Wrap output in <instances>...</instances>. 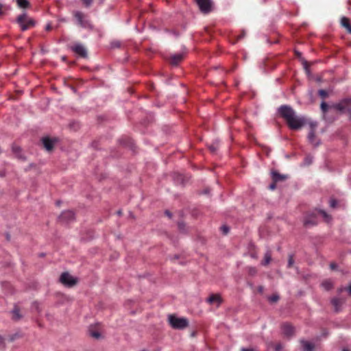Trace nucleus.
Here are the masks:
<instances>
[{
    "label": "nucleus",
    "instance_id": "1",
    "mask_svg": "<svg viewBox=\"0 0 351 351\" xmlns=\"http://www.w3.org/2000/svg\"><path fill=\"white\" fill-rule=\"evenodd\" d=\"M278 112L292 130H298L305 124L306 120L304 117L298 116L295 110L290 106L282 105L280 106Z\"/></svg>",
    "mask_w": 351,
    "mask_h": 351
},
{
    "label": "nucleus",
    "instance_id": "2",
    "mask_svg": "<svg viewBox=\"0 0 351 351\" xmlns=\"http://www.w3.org/2000/svg\"><path fill=\"white\" fill-rule=\"evenodd\" d=\"M315 213H319L323 217L326 222L329 223L332 220V217L324 210H315L314 212L306 215L304 219V225L306 227L315 226L317 223V219Z\"/></svg>",
    "mask_w": 351,
    "mask_h": 351
},
{
    "label": "nucleus",
    "instance_id": "3",
    "mask_svg": "<svg viewBox=\"0 0 351 351\" xmlns=\"http://www.w3.org/2000/svg\"><path fill=\"white\" fill-rule=\"evenodd\" d=\"M168 321L171 326L174 329L182 330L189 325L188 319L184 317H177L175 315H169Z\"/></svg>",
    "mask_w": 351,
    "mask_h": 351
},
{
    "label": "nucleus",
    "instance_id": "4",
    "mask_svg": "<svg viewBox=\"0 0 351 351\" xmlns=\"http://www.w3.org/2000/svg\"><path fill=\"white\" fill-rule=\"evenodd\" d=\"M16 22L20 25L22 31H25L35 25L34 19L29 17L25 12L17 17Z\"/></svg>",
    "mask_w": 351,
    "mask_h": 351
},
{
    "label": "nucleus",
    "instance_id": "5",
    "mask_svg": "<svg viewBox=\"0 0 351 351\" xmlns=\"http://www.w3.org/2000/svg\"><path fill=\"white\" fill-rule=\"evenodd\" d=\"M73 16L75 17L77 24L82 28L91 27L90 23L88 19L87 16L82 12L75 10L73 12Z\"/></svg>",
    "mask_w": 351,
    "mask_h": 351
},
{
    "label": "nucleus",
    "instance_id": "6",
    "mask_svg": "<svg viewBox=\"0 0 351 351\" xmlns=\"http://www.w3.org/2000/svg\"><path fill=\"white\" fill-rule=\"evenodd\" d=\"M350 105L351 97L341 99L338 103L333 104L332 107L341 112H344L346 111L348 112V106Z\"/></svg>",
    "mask_w": 351,
    "mask_h": 351
},
{
    "label": "nucleus",
    "instance_id": "7",
    "mask_svg": "<svg viewBox=\"0 0 351 351\" xmlns=\"http://www.w3.org/2000/svg\"><path fill=\"white\" fill-rule=\"evenodd\" d=\"M317 125V122L311 123V130L307 136L308 141L315 147H317L320 144V141L315 136V128Z\"/></svg>",
    "mask_w": 351,
    "mask_h": 351
},
{
    "label": "nucleus",
    "instance_id": "8",
    "mask_svg": "<svg viewBox=\"0 0 351 351\" xmlns=\"http://www.w3.org/2000/svg\"><path fill=\"white\" fill-rule=\"evenodd\" d=\"M195 2L202 13L208 14L212 11V0H195Z\"/></svg>",
    "mask_w": 351,
    "mask_h": 351
},
{
    "label": "nucleus",
    "instance_id": "9",
    "mask_svg": "<svg viewBox=\"0 0 351 351\" xmlns=\"http://www.w3.org/2000/svg\"><path fill=\"white\" fill-rule=\"evenodd\" d=\"M60 281L62 284L67 287H73L77 283V279L71 276L68 272H64L61 274Z\"/></svg>",
    "mask_w": 351,
    "mask_h": 351
},
{
    "label": "nucleus",
    "instance_id": "10",
    "mask_svg": "<svg viewBox=\"0 0 351 351\" xmlns=\"http://www.w3.org/2000/svg\"><path fill=\"white\" fill-rule=\"evenodd\" d=\"M59 219L62 223H70L75 219V214L71 210L64 211L61 213Z\"/></svg>",
    "mask_w": 351,
    "mask_h": 351
},
{
    "label": "nucleus",
    "instance_id": "11",
    "mask_svg": "<svg viewBox=\"0 0 351 351\" xmlns=\"http://www.w3.org/2000/svg\"><path fill=\"white\" fill-rule=\"evenodd\" d=\"M71 49L77 54L82 57L87 56V51L86 48L80 43H75L71 47Z\"/></svg>",
    "mask_w": 351,
    "mask_h": 351
},
{
    "label": "nucleus",
    "instance_id": "12",
    "mask_svg": "<svg viewBox=\"0 0 351 351\" xmlns=\"http://www.w3.org/2000/svg\"><path fill=\"white\" fill-rule=\"evenodd\" d=\"M283 334L287 337H291L294 334V328L289 323H284L281 326Z\"/></svg>",
    "mask_w": 351,
    "mask_h": 351
},
{
    "label": "nucleus",
    "instance_id": "13",
    "mask_svg": "<svg viewBox=\"0 0 351 351\" xmlns=\"http://www.w3.org/2000/svg\"><path fill=\"white\" fill-rule=\"evenodd\" d=\"M42 141H43V144L45 148L47 151H51L53 148V146H54L56 141L55 138L52 139V138H49L48 137H45L42 139Z\"/></svg>",
    "mask_w": 351,
    "mask_h": 351
},
{
    "label": "nucleus",
    "instance_id": "14",
    "mask_svg": "<svg viewBox=\"0 0 351 351\" xmlns=\"http://www.w3.org/2000/svg\"><path fill=\"white\" fill-rule=\"evenodd\" d=\"M206 302L210 304H216L218 306L221 303V298L218 294H212L206 299Z\"/></svg>",
    "mask_w": 351,
    "mask_h": 351
},
{
    "label": "nucleus",
    "instance_id": "15",
    "mask_svg": "<svg viewBox=\"0 0 351 351\" xmlns=\"http://www.w3.org/2000/svg\"><path fill=\"white\" fill-rule=\"evenodd\" d=\"M344 301L341 299L334 298L331 300V304L334 306L335 311L339 312Z\"/></svg>",
    "mask_w": 351,
    "mask_h": 351
},
{
    "label": "nucleus",
    "instance_id": "16",
    "mask_svg": "<svg viewBox=\"0 0 351 351\" xmlns=\"http://www.w3.org/2000/svg\"><path fill=\"white\" fill-rule=\"evenodd\" d=\"M271 178L274 182H277L285 180L287 176L285 175L280 174L276 171H271Z\"/></svg>",
    "mask_w": 351,
    "mask_h": 351
},
{
    "label": "nucleus",
    "instance_id": "17",
    "mask_svg": "<svg viewBox=\"0 0 351 351\" xmlns=\"http://www.w3.org/2000/svg\"><path fill=\"white\" fill-rule=\"evenodd\" d=\"M183 58V55L182 53H177L172 55L171 56L170 62L172 65H177Z\"/></svg>",
    "mask_w": 351,
    "mask_h": 351
},
{
    "label": "nucleus",
    "instance_id": "18",
    "mask_svg": "<svg viewBox=\"0 0 351 351\" xmlns=\"http://www.w3.org/2000/svg\"><path fill=\"white\" fill-rule=\"evenodd\" d=\"M301 344L304 351H313L314 350V345L307 341L302 340Z\"/></svg>",
    "mask_w": 351,
    "mask_h": 351
},
{
    "label": "nucleus",
    "instance_id": "19",
    "mask_svg": "<svg viewBox=\"0 0 351 351\" xmlns=\"http://www.w3.org/2000/svg\"><path fill=\"white\" fill-rule=\"evenodd\" d=\"M341 23L343 27H344L348 32L351 33V25L350 24V21L346 17H342L341 20Z\"/></svg>",
    "mask_w": 351,
    "mask_h": 351
},
{
    "label": "nucleus",
    "instance_id": "20",
    "mask_svg": "<svg viewBox=\"0 0 351 351\" xmlns=\"http://www.w3.org/2000/svg\"><path fill=\"white\" fill-rule=\"evenodd\" d=\"M322 287L326 291H329L333 287V282L331 280H326L322 282Z\"/></svg>",
    "mask_w": 351,
    "mask_h": 351
},
{
    "label": "nucleus",
    "instance_id": "21",
    "mask_svg": "<svg viewBox=\"0 0 351 351\" xmlns=\"http://www.w3.org/2000/svg\"><path fill=\"white\" fill-rule=\"evenodd\" d=\"M12 149L13 153L16 155V157H18L19 158H21V159L24 158L21 154V149L20 147L14 145L12 147Z\"/></svg>",
    "mask_w": 351,
    "mask_h": 351
},
{
    "label": "nucleus",
    "instance_id": "22",
    "mask_svg": "<svg viewBox=\"0 0 351 351\" xmlns=\"http://www.w3.org/2000/svg\"><path fill=\"white\" fill-rule=\"evenodd\" d=\"M16 3L21 8H28L29 3L27 0H16Z\"/></svg>",
    "mask_w": 351,
    "mask_h": 351
},
{
    "label": "nucleus",
    "instance_id": "23",
    "mask_svg": "<svg viewBox=\"0 0 351 351\" xmlns=\"http://www.w3.org/2000/svg\"><path fill=\"white\" fill-rule=\"evenodd\" d=\"M271 259V254L269 252H267L265 254L264 261L262 264L264 265H268L270 263Z\"/></svg>",
    "mask_w": 351,
    "mask_h": 351
},
{
    "label": "nucleus",
    "instance_id": "24",
    "mask_svg": "<svg viewBox=\"0 0 351 351\" xmlns=\"http://www.w3.org/2000/svg\"><path fill=\"white\" fill-rule=\"evenodd\" d=\"M320 108L322 112L326 114L328 110V105L325 101H322Z\"/></svg>",
    "mask_w": 351,
    "mask_h": 351
},
{
    "label": "nucleus",
    "instance_id": "25",
    "mask_svg": "<svg viewBox=\"0 0 351 351\" xmlns=\"http://www.w3.org/2000/svg\"><path fill=\"white\" fill-rule=\"evenodd\" d=\"M312 162H313V157L311 156H307L304 160V164L305 165H309L312 163Z\"/></svg>",
    "mask_w": 351,
    "mask_h": 351
},
{
    "label": "nucleus",
    "instance_id": "26",
    "mask_svg": "<svg viewBox=\"0 0 351 351\" xmlns=\"http://www.w3.org/2000/svg\"><path fill=\"white\" fill-rule=\"evenodd\" d=\"M318 94L319 96H321L323 99H325L326 97H328V93L325 90H323V89H320L319 91H318Z\"/></svg>",
    "mask_w": 351,
    "mask_h": 351
},
{
    "label": "nucleus",
    "instance_id": "27",
    "mask_svg": "<svg viewBox=\"0 0 351 351\" xmlns=\"http://www.w3.org/2000/svg\"><path fill=\"white\" fill-rule=\"evenodd\" d=\"M90 334L91 337H94L95 339H99L101 337V334L99 332H97V331H91L90 332Z\"/></svg>",
    "mask_w": 351,
    "mask_h": 351
},
{
    "label": "nucleus",
    "instance_id": "28",
    "mask_svg": "<svg viewBox=\"0 0 351 351\" xmlns=\"http://www.w3.org/2000/svg\"><path fill=\"white\" fill-rule=\"evenodd\" d=\"M279 300V296L278 295H272L269 298V300L271 302H276Z\"/></svg>",
    "mask_w": 351,
    "mask_h": 351
},
{
    "label": "nucleus",
    "instance_id": "29",
    "mask_svg": "<svg viewBox=\"0 0 351 351\" xmlns=\"http://www.w3.org/2000/svg\"><path fill=\"white\" fill-rule=\"evenodd\" d=\"M329 205L331 208H335L337 205V202L335 199H330L329 201Z\"/></svg>",
    "mask_w": 351,
    "mask_h": 351
},
{
    "label": "nucleus",
    "instance_id": "30",
    "mask_svg": "<svg viewBox=\"0 0 351 351\" xmlns=\"http://www.w3.org/2000/svg\"><path fill=\"white\" fill-rule=\"evenodd\" d=\"M12 313H13L14 318L15 319H19L20 318L21 316L19 315V310H17V309L13 310Z\"/></svg>",
    "mask_w": 351,
    "mask_h": 351
},
{
    "label": "nucleus",
    "instance_id": "31",
    "mask_svg": "<svg viewBox=\"0 0 351 351\" xmlns=\"http://www.w3.org/2000/svg\"><path fill=\"white\" fill-rule=\"evenodd\" d=\"M84 5L86 7V8H88L90 7L92 3H93V0H82Z\"/></svg>",
    "mask_w": 351,
    "mask_h": 351
},
{
    "label": "nucleus",
    "instance_id": "32",
    "mask_svg": "<svg viewBox=\"0 0 351 351\" xmlns=\"http://www.w3.org/2000/svg\"><path fill=\"white\" fill-rule=\"evenodd\" d=\"M248 273L251 276H254L256 274V269L255 267H249L248 268Z\"/></svg>",
    "mask_w": 351,
    "mask_h": 351
},
{
    "label": "nucleus",
    "instance_id": "33",
    "mask_svg": "<svg viewBox=\"0 0 351 351\" xmlns=\"http://www.w3.org/2000/svg\"><path fill=\"white\" fill-rule=\"evenodd\" d=\"M294 263L293 257L292 255H289V260H288V267H291Z\"/></svg>",
    "mask_w": 351,
    "mask_h": 351
},
{
    "label": "nucleus",
    "instance_id": "34",
    "mask_svg": "<svg viewBox=\"0 0 351 351\" xmlns=\"http://www.w3.org/2000/svg\"><path fill=\"white\" fill-rule=\"evenodd\" d=\"M221 231L223 232V233L224 234H228V232H229V227H228V226H222L221 227Z\"/></svg>",
    "mask_w": 351,
    "mask_h": 351
},
{
    "label": "nucleus",
    "instance_id": "35",
    "mask_svg": "<svg viewBox=\"0 0 351 351\" xmlns=\"http://www.w3.org/2000/svg\"><path fill=\"white\" fill-rule=\"evenodd\" d=\"M209 149H210V150L213 153H214V152H215L217 151V145H212L209 146Z\"/></svg>",
    "mask_w": 351,
    "mask_h": 351
},
{
    "label": "nucleus",
    "instance_id": "36",
    "mask_svg": "<svg viewBox=\"0 0 351 351\" xmlns=\"http://www.w3.org/2000/svg\"><path fill=\"white\" fill-rule=\"evenodd\" d=\"M241 351H256V350L254 348H242L241 349Z\"/></svg>",
    "mask_w": 351,
    "mask_h": 351
},
{
    "label": "nucleus",
    "instance_id": "37",
    "mask_svg": "<svg viewBox=\"0 0 351 351\" xmlns=\"http://www.w3.org/2000/svg\"><path fill=\"white\" fill-rule=\"evenodd\" d=\"M282 349V346L280 344H278L276 346L275 350L280 351Z\"/></svg>",
    "mask_w": 351,
    "mask_h": 351
},
{
    "label": "nucleus",
    "instance_id": "38",
    "mask_svg": "<svg viewBox=\"0 0 351 351\" xmlns=\"http://www.w3.org/2000/svg\"><path fill=\"white\" fill-rule=\"evenodd\" d=\"M112 47H119L120 46L119 43H118V42L112 43Z\"/></svg>",
    "mask_w": 351,
    "mask_h": 351
},
{
    "label": "nucleus",
    "instance_id": "39",
    "mask_svg": "<svg viewBox=\"0 0 351 351\" xmlns=\"http://www.w3.org/2000/svg\"><path fill=\"white\" fill-rule=\"evenodd\" d=\"M45 29H46L47 31H49V30H51V25H50V24H47V25H46V27H45Z\"/></svg>",
    "mask_w": 351,
    "mask_h": 351
},
{
    "label": "nucleus",
    "instance_id": "40",
    "mask_svg": "<svg viewBox=\"0 0 351 351\" xmlns=\"http://www.w3.org/2000/svg\"><path fill=\"white\" fill-rule=\"evenodd\" d=\"M269 188L271 190H274L275 188H276V184L275 183H273L269 185Z\"/></svg>",
    "mask_w": 351,
    "mask_h": 351
},
{
    "label": "nucleus",
    "instance_id": "41",
    "mask_svg": "<svg viewBox=\"0 0 351 351\" xmlns=\"http://www.w3.org/2000/svg\"><path fill=\"white\" fill-rule=\"evenodd\" d=\"M330 267L332 269H335L337 267V265L335 263H331Z\"/></svg>",
    "mask_w": 351,
    "mask_h": 351
},
{
    "label": "nucleus",
    "instance_id": "42",
    "mask_svg": "<svg viewBox=\"0 0 351 351\" xmlns=\"http://www.w3.org/2000/svg\"><path fill=\"white\" fill-rule=\"evenodd\" d=\"M245 35V32L243 31V33L239 36L238 39L243 38Z\"/></svg>",
    "mask_w": 351,
    "mask_h": 351
},
{
    "label": "nucleus",
    "instance_id": "43",
    "mask_svg": "<svg viewBox=\"0 0 351 351\" xmlns=\"http://www.w3.org/2000/svg\"><path fill=\"white\" fill-rule=\"evenodd\" d=\"M347 291H348V293L351 295V284L350 286L347 288Z\"/></svg>",
    "mask_w": 351,
    "mask_h": 351
},
{
    "label": "nucleus",
    "instance_id": "44",
    "mask_svg": "<svg viewBox=\"0 0 351 351\" xmlns=\"http://www.w3.org/2000/svg\"><path fill=\"white\" fill-rule=\"evenodd\" d=\"M348 112L349 113V119L351 121V109H348Z\"/></svg>",
    "mask_w": 351,
    "mask_h": 351
},
{
    "label": "nucleus",
    "instance_id": "45",
    "mask_svg": "<svg viewBox=\"0 0 351 351\" xmlns=\"http://www.w3.org/2000/svg\"><path fill=\"white\" fill-rule=\"evenodd\" d=\"M165 214L169 217H171V214L169 211L168 210H166L165 211Z\"/></svg>",
    "mask_w": 351,
    "mask_h": 351
},
{
    "label": "nucleus",
    "instance_id": "46",
    "mask_svg": "<svg viewBox=\"0 0 351 351\" xmlns=\"http://www.w3.org/2000/svg\"><path fill=\"white\" fill-rule=\"evenodd\" d=\"M304 68L306 69H307V62H304Z\"/></svg>",
    "mask_w": 351,
    "mask_h": 351
},
{
    "label": "nucleus",
    "instance_id": "47",
    "mask_svg": "<svg viewBox=\"0 0 351 351\" xmlns=\"http://www.w3.org/2000/svg\"><path fill=\"white\" fill-rule=\"evenodd\" d=\"M1 8H2V5L0 4V15L2 14V10H1Z\"/></svg>",
    "mask_w": 351,
    "mask_h": 351
},
{
    "label": "nucleus",
    "instance_id": "48",
    "mask_svg": "<svg viewBox=\"0 0 351 351\" xmlns=\"http://www.w3.org/2000/svg\"><path fill=\"white\" fill-rule=\"evenodd\" d=\"M3 337L0 335V343H1L3 342Z\"/></svg>",
    "mask_w": 351,
    "mask_h": 351
},
{
    "label": "nucleus",
    "instance_id": "49",
    "mask_svg": "<svg viewBox=\"0 0 351 351\" xmlns=\"http://www.w3.org/2000/svg\"><path fill=\"white\" fill-rule=\"evenodd\" d=\"M295 53H296V54H297V56H301V53H300V52H298V51H296Z\"/></svg>",
    "mask_w": 351,
    "mask_h": 351
},
{
    "label": "nucleus",
    "instance_id": "50",
    "mask_svg": "<svg viewBox=\"0 0 351 351\" xmlns=\"http://www.w3.org/2000/svg\"><path fill=\"white\" fill-rule=\"evenodd\" d=\"M258 289H259V291H263V288L262 287H260L258 288Z\"/></svg>",
    "mask_w": 351,
    "mask_h": 351
},
{
    "label": "nucleus",
    "instance_id": "51",
    "mask_svg": "<svg viewBox=\"0 0 351 351\" xmlns=\"http://www.w3.org/2000/svg\"><path fill=\"white\" fill-rule=\"evenodd\" d=\"M99 3H102L104 2V0H98Z\"/></svg>",
    "mask_w": 351,
    "mask_h": 351
},
{
    "label": "nucleus",
    "instance_id": "52",
    "mask_svg": "<svg viewBox=\"0 0 351 351\" xmlns=\"http://www.w3.org/2000/svg\"><path fill=\"white\" fill-rule=\"evenodd\" d=\"M60 202L59 201H58V202H56V204H57L58 206H59V205H60Z\"/></svg>",
    "mask_w": 351,
    "mask_h": 351
},
{
    "label": "nucleus",
    "instance_id": "53",
    "mask_svg": "<svg viewBox=\"0 0 351 351\" xmlns=\"http://www.w3.org/2000/svg\"><path fill=\"white\" fill-rule=\"evenodd\" d=\"M117 213H118V215H120L121 214V212L120 210H119V211L117 212Z\"/></svg>",
    "mask_w": 351,
    "mask_h": 351
},
{
    "label": "nucleus",
    "instance_id": "54",
    "mask_svg": "<svg viewBox=\"0 0 351 351\" xmlns=\"http://www.w3.org/2000/svg\"><path fill=\"white\" fill-rule=\"evenodd\" d=\"M182 223H179V227L181 228Z\"/></svg>",
    "mask_w": 351,
    "mask_h": 351
},
{
    "label": "nucleus",
    "instance_id": "55",
    "mask_svg": "<svg viewBox=\"0 0 351 351\" xmlns=\"http://www.w3.org/2000/svg\"><path fill=\"white\" fill-rule=\"evenodd\" d=\"M343 351H349V350L348 349L344 348V349H343Z\"/></svg>",
    "mask_w": 351,
    "mask_h": 351
},
{
    "label": "nucleus",
    "instance_id": "56",
    "mask_svg": "<svg viewBox=\"0 0 351 351\" xmlns=\"http://www.w3.org/2000/svg\"><path fill=\"white\" fill-rule=\"evenodd\" d=\"M343 291V289H339V292L342 291Z\"/></svg>",
    "mask_w": 351,
    "mask_h": 351
}]
</instances>
